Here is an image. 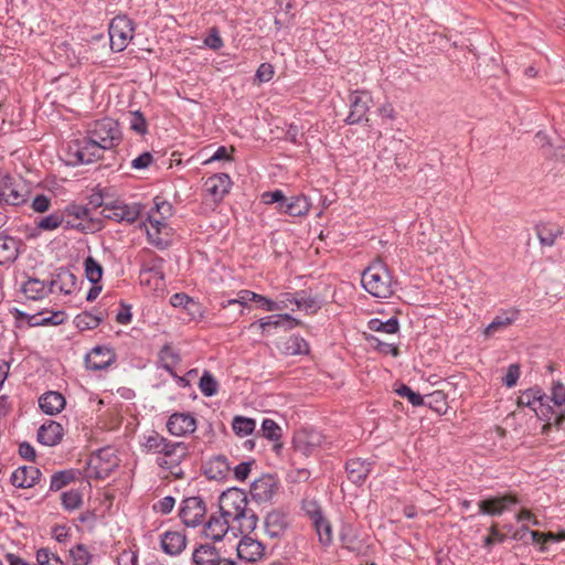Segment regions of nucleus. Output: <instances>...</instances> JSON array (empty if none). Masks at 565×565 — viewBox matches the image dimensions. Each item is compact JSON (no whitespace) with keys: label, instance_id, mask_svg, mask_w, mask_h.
I'll return each mask as SVG.
<instances>
[{"label":"nucleus","instance_id":"48","mask_svg":"<svg viewBox=\"0 0 565 565\" xmlns=\"http://www.w3.org/2000/svg\"><path fill=\"white\" fill-rule=\"evenodd\" d=\"M64 222V215L61 212H54L36 221V227L42 231H54Z\"/></svg>","mask_w":565,"mask_h":565},{"label":"nucleus","instance_id":"29","mask_svg":"<svg viewBox=\"0 0 565 565\" xmlns=\"http://www.w3.org/2000/svg\"><path fill=\"white\" fill-rule=\"evenodd\" d=\"M19 245L18 239L0 232V265L11 264L18 258Z\"/></svg>","mask_w":565,"mask_h":565},{"label":"nucleus","instance_id":"57","mask_svg":"<svg viewBox=\"0 0 565 565\" xmlns=\"http://www.w3.org/2000/svg\"><path fill=\"white\" fill-rule=\"evenodd\" d=\"M129 127L139 135H145L147 132V121L140 111L130 114Z\"/></svg>","mask_w":565,"mask_h":565},{"label":"nucleus","instance_id":"44","mask_svg":"<svg viewBox=\"0 0 565 565\" xmlns=\"http://www.w3.org/2000/svg\"><path fill=\"white\" fill-rule=\"evenodd\" d=\"M84 268L86 278L94 285L100 281L103 277L102 265L92 256L84 260Z\"/></svg>","mask_w":565,"mask_h":565},{"label":"nucleus","instance_id":"8","mask_svg":"<svg viewBox=\"0 0 565 565\" xmlns=\"http://www.w3.org/2000/svg\"><path fill=\"white\" fill-rule=\"evenodd\" d=\"M247 504L246 494L235 488L223 492L220 497V511L224 518L230 519L233 523L238 515H242L248 509Z\"/></svg>","mask_w":565,"mask_h":565},{"label":"nucleus","instance_id":"46","mask_svg":"<svg viewBox=\"0 0 565 565\" xmlns=\"http://www.w3.org/2000/svg\"><path fill=\"white\" fill-rule=\"evenodd\" d=\"M292 303H296L298 309L305 310L307 313H313L319 309L317 300L310 296H307L303 291L297 294L292 298H288Z\"/></svg>","mask_w":565,"mask_h":565},{"label":"nucleus","instance_id":"39","mask_svg":"<svg viewBox=\"0 0 565 565\" xmlns=\"http://www.w3.org/2000/svg\"><path fill=\"white\" fill-rule=\"evenodd\" d=\"M262 433L266 439L275 443V445H274L275 450H278L279 448H281V443H280V439L282 436L281 428L274 419L265 418L263 420Z\"/></svg>","mask_w":565,"mask_h":565},{"label":"nucleus","instance_id":"32","mask_svg":"<svg viewBox=\"0 0 565 565\" xmlns=\"http://www.w3.org/2000/svg\"><path fill=\"white\" fill-rule=\"evenodd\" d=\"M311 204L305 195H297L281 203L280 212L290 216H303L310 211Z\"/></svg>","mask_w":565,"mask_h":565},{"label":"nucleus","instance_id":"7","mask_svg":"<svg viewBox=\"0 0 565 565\" xmlns=\"http://www.w3.org/2000/svg\"><path fill=\"white\" fill-rule=\"evenodd\" d=\"M548 396L540 388H530L521 393L518 398L519 406L531 408L541 419L551 422L553 408L548 405Z\"/></svg>","mask_w":565,"mask_h":565},{"label":"nucleus","instance_id":"42","mask_svg":"<svg viewBox=\"0 0 565 565\" xmlns=\"http://www.w3.org/2000/svg\"><path fill=\"white\" fill-rule=\"evenodd\" d=\"M232 428L239 437L250 435L256 428V422L253 418L237 415L233 418Z\"/></svg>","mask_w":565,"mask_h":565},{"label":"nucleus","instance_id":"38","mask_svg":"<svg viewBox=\"0 0 565 565\" xmlns=\"http://www.w3.org/2000/svg\"><path fill=\"white\" fill-rule=\"evenodd\" d=\"M312 526L318 535L319 543L322 546H330L333 541V532L330 521L323 516L312 522Z\"/></svg>","mask_w":565,"mask_h":565},{"label":"nucleus","instance_id":"58","mask_svg":"<svg viewBox=\"0 0 565 565\" xmlns=\"http://www.w3.org/2000/svg\"><path fill=\"white\" fill-rule=\"evenodd\" d=\"M154 207L151 210V213H154L156 215L162 216V218H169L172 215V205L161 200L160 198H154Z\"/></svg>","mask_w":565,"mask_h":565},{"label":"nucleus","instance_id":"30","mask_svg":"<svg viewBox=\"0 0 565 565\" xmlns=\"http://www.w3.org/2000/svg\"><path fill=\"white\" fill-rule=\"evenodd\" d=\"M114 355L109 349L96 347L86 356V366L93 371L106 369L113 362Z\"/></svg>","mask_w":565,"mask_h":565},{"label":"nucleus","instance_id":"27","mask_svg":"<svg viewBox=\"0 0 565 565\" xmlns=\"http://www.w3.org/2000/svg\"><path fill=\"white\" fill-rule=\"evenodd\" d=\"M371 462L360 458L348 460L345 463L348 478L355 484H362L371 472Z\"/></svg>","mask_w":565,"mask_h":565},{"label":"nucleus","instance_id":"45","mask_svg":"<svg viewBox=\"0 0 565 565\" xmlns=\"http://www.w3.org/2000/svg\"><path fill=\"white\" fill-rule=\"evenodd\" d=\"M425 404L429 408L436 411L437 413L441 414L445 413L447 409V398L444 392L441 391H435L425 397Z\"/></svg>","mask_w":565,"mask_h":565},{"label":"nucleus","instance_id":"11","mask_svg":"<svg viewBox=\"0 0 565 565\" xmlns=\"http://www.w3.org/2000/svg\"><path fill=\"white\" fill-rule=\"evenodd\" d=\"M143 226L151 244L158 247H164L167 245V237L170 231L167 218H162V216L150 212Z\"/></svg>","mask_w":565,"mask_h":565},{"label":"nucleus","instance_id":"43","mask_svg":"<svg viewBox=\"0 0 565 565\" xmlns=\"http://www.w3.org/2000/svg\"><path fill=\"white\" fill-rule=\"evenodd\" d=\"M235 522H237L241 533L248 534L256 529L258 518L252 509H247L242 515L235 519Z\"/></svg>","mask_w":565,"mask_h":565},{"label":"nucleus","instance_id":"60","mask_svg":"<svg viewBox=\"0 0 565 565\" xmlns=\"http://www.w3.org/2000/svg\"><path fill=\"white\" fill-rule=\"evenodd\" d=\"M521 375L520 365L516 363L510 364L507 371L505 376L503 377V384L507 387H513L516 385V382Z\"/></svg>","mask_w":565,"mask_h":565},{"label":"nucleus","instance_id":"54","mask_svg":"<svg viewBox=\"0 0 565 565\" xmlns=\"http://www.w3.org/2000/svg\"><path fill=\"white\" fill-rule=\"evenodd\" d=\"M74 480L73 471H60L51 477L50 489L57 491Z\"/></svg>","mask_w":565,"mask_h":565},{"label":"nucleus","instance_id":"17","mask_svg":"<svg viewBox=\"0 0 565 565\" xmlns=\"http://www.w3.org/2000/svg\"><path fill=\"white\" fill-rule=\"evenodd\" d=\"M167 429L173 436H185L196 429V419L189 413H174L167 422Z\"/></svg>","mask_w":565,"mask_h":565},{"label":"nucleus","instance_id":"16","mask_svg":"<svg viewBox=\"0 0 565 565\" xmlns=\"http://www.w3.org/2000/svg\"><path fill=\"white\" fill-rule=\"evenodd\" d=\"M231 184L228 174L217 173L205 180L203 189L214 203H218L228 193Z\"/></svg>","mask_w":565,"mask_h":565},{"label":"nucleus","instance_id":"23","mask_svg":"<svg viewBox=\"0 0 565 565\" xmlns=\"http://www.w3.org/2000/svg\"><path fill=\"white\" fill-rule=\"evenodd\" d=\"M41 475L40 469L34 466H22L12 472L11 483L21 489L32 488L38 483Z\"/></svg>","mask_w":565,"mask_h":565},{"label":"nucleus","instance_id":"1","mask_svg":"<svg viewBox=\"0 0 565 565\" xmlns=\"http://www.w3.org/2000/svg\"><path fill=\"white\" fill-rule=\"evenodd\" d=\"M363 288L373 297L390 298L393 295V279L386 265L377 259L369 265L362 273Z\"/></svg>","mask_w":565,"mask_h":565},{"label":"nucleus","instance_id":"12","mask_svg":"<svg viewBox=\"0 0 565 565\" xmlns=\"http://www.w3.org/2000/svg\"><path fill=\"white\" fill-rule=\"evenodd\" d=\"M350 113L345 119L349 125L360 124L370 110L371 96L365 92L355 90L350 95Z\"/></svg>","mask_w":565,"mask_h":565},{"label":"nucleus","instance_id":"19","mask_svg":"<svg viewBox=\"0 0 565 565\" xmlns=\"http://www.w3.org/2000/svg\"><path fill=\"white\" fill-rule=\"evenodd\" d=\"M277 490V482L274 476L263 475L254 480L250 486V495L257 502H266L273 498Z\"/></svg>","mask_w":565,"mask_h":565},{"label":"nucleus","instance_id":"33","mask_svg":"<svg viewBox=\"0 0 565 565\" xmlns=\"http://www.w3.org/2000/svg\"><path fill=\"white\" fill-rule=\"evenodd\" d=\"M26 298L39 300L51 294L50 282L39 278H29L21 287Z\"/></svg>","mask_w":565,"mask_h":565},{"label":"nucleus","instance_id":"36","mask_svg":"<svg viewBox=\"0 0 565 565\" xmlns=\"http://www.w3.org/2000/svg\"><path fill=\"white\" fill-rule=\"evenodd\" d=\"M161 366L169 372L172 376H175L174 367L180 363V354L170 344H164L158 354Z\"/></svg>","mask_w":565,"mask_h":565},{"label":"nucleus","instance_id":"22","mask_svg":"<svg viewBox=\"0 0 565 565\" xmlns=\"http://www.w3.org/2000/svg\"><path fill=\"white\" fill-rule=\"evenodd\" d=\"M236 551L237 556L241 559L248 563H255L263 556L264 546L259 541L252 539L248 535H244L237 544Z\"/></svg>","mask_w":565,"mask_h":565},{"label":"nucleus","instance_id":"59","mask_svg":"<svg viewBox=\"0 0 565 565\" xmlns=\"http://www.w3.org/2000/svg\"><path fill=\"white\" fill-rule=\"evenodd\" d=\"M102 322V318L84 313L76 317L77 327L82 329H95Z\"/></svg>","mask_w":565,"mask_h":565},{"label":"nucleus","instance_id":"49","mask_svg":"<svg viewBox=\"0 0 565 565\" xmlns=\"http://www.w3.org/2000/svg\"><path fill=\"white\" fill-rule=\"evenodd\" d=\"M70 556L73 565H89L93 555L84 544H77L70 550Z\"/></svg>","mask_w":565,"mask_h":565},{"label":"nucleus","instance_id":"31","mask_svg":"<svg viewBox=\"0 0 565 565\" xmlns=\"http://www.w3.org/2000/svg\"><path fill=\"white\" fill-rule=\"evenodd\" d=\"M65 404V397L54 391L46 392L39 398L40 408L47 415L58 414L64 409Z\"/></svg>","mask_w":565,"mask_h":565},{"label":"nucleus","instance_id":"20","mask_svg":"<svg viewBox=\"0 0 565 565\" xmlns=\"http://www.w3.org/2000/svg\"><path fill=\"white\" fill-rule=\"evenodd\" d=\"M76 276L67 268L61 267L49 280L51 294L56 291L71 295L76 289Z\"/></svg>","mask_w":565,"mask_h":565},{"label":"nucleus","instance_id":"25","mask_svg":"<svg viewBox=\"0 0 565 565\" xmlns=\"http://www.w3.org/2000/svg\"><path fill=\"white\" fill-rule=\"evenodd\" d=\"M231 471V466L225 456L218 455L209 459L204 465V475L210 480H224Z\"/></svg>","mask_w":565,"mask_h":565},{"label":"nucleus","instance_id":"21","mask_svg":"<svg viewBox=\"0 0 565 565\" xmlns=\"http://www.w3.org/2000/svg\"><path fill=\"white\" fill-rule=\"evenodd\" d=\"M63 436V426L55 420H47L38 429L36 439L44 446L53 447L62 441Z\"/></svg>","mask_w":565,"mask_h":565},{"label":"nucleus","instance_id":"5","mask_svg":"<svg viewBox=\"0 0 565 565\" xmlns=\"http://www.w3.org/2000/svg\"><path fill=\"white\" fill-rule=\"evenodd\" d=\"M100 214L108 220L117 223L131 224L138 220L141 214V204H128L121 200H110L108 203L103 204Z\"/></svg>","mask_w":565,"mask_h":565},{"label":"nucleus","instance_id":"13","mask_svg":"<svg viewBox=\"0 0 565 565\" xmlns=\"http://www.w3.org/2000/svg\"><path fill=\"white\" fill-rule=\"evenodd\" d=\"M519 499L513 493H507L503 495L491 497L481 500L479 505V513L487 515H501L510 505L518 504Z\"/></svg>","mask_w":565,"mask_h":565},{"label":"nucleus","instance_id":"18","mask_svg":"<svg viewBox=\"0 0 565 565\" xmlns=\"http://www.w3.org/2000/svg\"><path fill=\"white\" fill-rule=\"evenodd\" d=\"M12 313L15 319H26L28 324L30 327H38V326H60L62 324L66 319V313L64 311H55L51 315L46 316L45 312H39L35 315H26L19 309H13Z\"/></svg>","mask_w":565,"mask_h":565},{"label":"nucleus","instance_id":"55","mask_svg":"<svg viewBox=\"0 0 565 565\" xmlns=\"http://www.w3.org/2000/svg\"><path fill=\"white\" fill-rule=\"evenodd\" d=\"M396 393L408 399V402L413 406H423L425 404V398L419 394L414 392L409 386L402 385L399 388L396 390Z\"/></svg>","mask_w":565,"mask_h":565},{"label":"nucleus","instance_id":"3","mask_svg":"<svg viewBox=\"0 0 565 565\" xmlns=\"http://www.w3.org/2000/svg\"><path fill=\"white\" fill-rule=\"evenodd\" d=\"M156 459V463L161 469L169 471L173 477L181 479L184 472L181 462L189 456V446L182 441L168 440Z\"/></svg>","mask_w":565,"mask_h":565},{"label":"nucleus","instance_id":"56","mask_svg":"<svg viewBox=\"0 0 565 565\" xmlns=\"http://www.w3.org/2000/svg\"><path fill=\"white\" fill-rule=\"evenodd\" d=\"M252 298H253V301L256 302L265 311H277V310L285 309V306H280L279 302L273 301L271 299H269L263 295L255 292L254 296H252Z\"/></svg>","mask_w":565,"mask_h":565},{"label":"nucleus","instance_id":"28","mask_svg":"<svg viewBox=\"0 0 565 565\" xmlns=\"http://www.w3.org/2000/svg\"><path fill=\"white\" fill-rule=\"evenodd\" d=\"M233 523L230 519L221 515H211L207 523L204 525V535L213 541H220L224 537L230 529V524Z\"/></svg>","mask_w":565,"mask_h":565},{"label":"nucleus","instance_id":"10","mask_svg":"<svg viewBox=\"0 0 565 565\" xmlns=\"http://www.w3.org/2000/svg\"><path fill=\"white\" fill-rule=\"evenodd\" d=\"M206 514V505L201 497H190L182 501L180 518L186 526L199 525Z\"/></svg>","mask_w":565,"mask_h":565},{"label":"nucleus","instance_id":"6","mask_svg":"<svg viewBox=\"0 0 565 565\" xmlns=\"http://www.w3.org/2000/svg\"><path fill=\"white\" fill-rule=\"evenodd\" d=\"M108 31L111 50L121 52L134 38V22L126 15H117L111 20Z\"/></svg>","mask_w":565,"mask_h":565},{"label":"nucleus","instance_id":"47","mask_svg":"<svg viewBox=\"0 0 565 565\" xmlns=\"http://www.w3.org/2000/svg\"><path fill=\"white\" fill-rule=\"evenodd\" d=\"M61 502L66 511H74L83 504V497L78 490H68L61 494Z\"/></svg>","mask_w":565,"mask_h":565},{"label":"nucleus","instance_id":"51","mask_svg":"<svg viewBox=\"0 0 565 565\" xmlns=\"http://www.w3.org/2000/svg\"><path fill=\"white\" fill-rule=\"evenodd\" d=\"M163 273L159 267H145L140 271L141 284H150V281L153 280L154 288H158L163 282Z\"/></svg>","mask_w":565,"mask_h":565},{"label":"nucleus","instance_id":"37","mask_svg":"<svg viewBox=\"0 0 565 565\" xmlns=\"http://www.w3.org/2000/svg\"><path fill=\"white\" fill-rule=\"evenodd\" d=\"M168 440V438L160 435L158 431L152 430L143 436L141 449L146 454L158 455L162 449H164L163 446Z\"/></svg>","mask_w":565,"mask_h":565},{"label":"nucleus","instance_id":"34","mask_svg":"<svg viewBox=\"0 0 565 565\" xmlns=\"http://www.w3.org/2000/svg\"><path fill=\"white\" fill-rule=\"evenodd\" d=\"M220 558L218 551L211 544H201L192 553L194 565H214Z\"/></svg>","mask_w":565,"mask_h":565},{"label":"nucleus","instance_id":"50","mask_svg":"<svg viewBox=\"0 0 565 565\" xmlns=\"http://www.w3.org/2000/svg\"><path fill=\"white\" fill-rule=\"evenodd\" d=\"M199 388L204 396L211 397L217 393L218 383L209 371H204L199 382Z\"/></svg>","mask_w":565,"mask_h":565},{"label":"nucleus","instance_id":"9","mask_svg":"<svg viewBox=\"0 0 565 565\" xmlns=\"http://www.w3.org/2000/svg\"><path fill=\"white\" fill-rule=\"evenodd\" d=\"M324 443V436L316 429L302 428L295 433L294 448L305 456L315 454Z\"/></svg>","mask_w":565,"mask_h":565},{"label":"nucleus","instance_id":"40","mask_svg":"<svg viewBox=\"0 0 565 565\" xmlns=\"http://www.w3.org/2000/svg\"><path fill=\"white\" fill-rule=\"evenodd\" d=\"M282 350L288 355L307 354L309 344L300 335H291L285 341Z\"/></svg>","mask_w":565,"mask_h":565},{"label":"nucleus","instance_id":"63","mask_svg":"<svg viewBox=\"0 0 565 565\" xmlns=\"http://www.w3.org/2000/svg\"><path fill=\"white\" fill-rule=\"evenodd\" d=\"M551 399L557 406H562L565 404V385L563 383H553Z\"/></svg>","mask_w":565,"mask_h":565},{"label":"nucleus","instance_id":"2","mask_svg":"<svg viewBox=\"0 0 565 565\" xmlns=\"http://www.w3.org/2000/svg\"><path fill=\"white\" fill-rule=\"evenodd\" d=\"M105 150L100 143L94 142V139L86 135L83 139L68 143L66 162L70 166L89 164L102 159Z\"/></svg>","mask_w":565,"mask_h":565},{"label":"nucleus","instance_id":"61","mask_svg":"<svg viewBox=\"0 0 565 565\" xmlns=\"http://www.w3.org/2000/svg\"><path fill=\"white\" fill-rule=\"evenodd\" d=\"M204 44L212 49V50H220L221 47H223L224 45V42L220 35V32L216 28H212L210 30V33L209 35L204 39Z\"/></svg>","mask_w":565,"mask_h":565},{"label":"nucleus","instance_id":"41","mask_svg":"<svg viewBox=\"0 0 565 565\" xmlns=\"http://www.w3.org/2000/svg\"><path fill=\"white\" fill-rule=\"evenodd\" d=\"M367 327L371 331L394 334L399 330V322L395 317H392L386 321L373 318L369 321Z\"/></svg>","mask_w":565,"mask_h":565},{"label":"nucleus","instance_id":"14","mask_svg":"<svg viewBox=\"0 0 565 565\" xmlns=\"http://www.w3.org/2000/svg\"><path fill=\"white\" fill-rule=\"evenodd\" d=\"M289 525L290 521L288 514L281 510H273L265 516L264 527L266 534L270 539H280L285 536Z\"/></svg>","mask_w":565,"mask_h":565},{"label":"nucleus","instance_id":"24","mask_svg":"<svg viewBox=\"0 0 565 565\" xmlns=\"http://www.w3.org/2000/svg\"><path fill=\"white\" fill-rule=\"evenodd\" d=\"M161 548L171 556L179 555L186 546L185 534L180 531H166L161 535Z\"/></svg>","mask_w":565,"mask_h":565},{"label":"nucleus","instance_id":"64","mask_svg":"<svg viewBox=\"0 0 565 565\" xmlns=\"http://www.w3.org/2000/svg\"><path fill=\"white\" fill-rule=\"evenodd\" d=\"M117 565H138V554L132 550H124L117 556Z\"/></svg>","mask_w":565,"mask_h":565},{"label":"nucleus","instance_id":"52","mask_svg":"<svg viewBox=\"0 0 565 565\" xmlns=\"http://www.w3.org/2000/svg\"><path fill=\"white\" fill-rule=\"evenodd\" d=\"M39 565H65L61 557L47 547H41L35 554Z\"/></svg>","mask_w":565,"mask_h":565},{"label":"nucleus","instance_id":"4","mask_svg":"<svg viewBox=\"0 0 565 565\" xmlns=\"http://www.w3.org/2000/svg\"><path fill=\"white\" fill-rule=\"evenodd\" d=\"M86 134L106 150L117 147L122 138L119 124L111 118L95 120L88 126Z\"/></svg>","mask_w":565,"mask_h":565},{"label":"nucleus","instance_id":"62","mask_svg":"<svg viewBox=\"0 0 565 565\" xmlns=\"http://www.w3.org/2000/svg\"><path fill=\"white\" fill-rule=\"evenodd\" d=\"M153 162V156L146 151L139 154L131 161V168L136 170H143L149 168Z\"/></svg>","mask_w":565,"mask_h":565},{"label":"nucleus","instance_id":"35","mask_svg":"<svg viewBox=\"0 0 565 565\" xmlns=\"http://www.w3.org/2000/svg\"><path fill=\"white\" fill-rule=\"evenodd\" d=\"M562 234V227L556 224L543 223L536 226L537 238L544 246H553Z\"/></svg>","mask_w":565,"mask_h":565},{"label":"nucleus","instance_id":"26","mask_svg":"<svg viewBox=\"0 0 565 565\" xmlns=\"http://www.w3.org/2000/svg\"><path fill=\"white\" fill-rule=\"evenodd\" d=\"M518 315V310L503 311L497 315L493 320L484 328L483 335L486 338H492L497 333L507 330L511 324L514 323Z\"/></svg>","mask_w":565,"mask_h":565},{"label":"nucleus","instance_id":"53","mask_svg":"<svg viewBox=\"0 0 565 565\" xmlns=\"http://www.w3.org/2000/svg\"><path fill=\"white\" fill-rule=\"evenodd\" d=\"M26 202V193L18 183L10 192H4V203L8 205L19 206Z\"/></svg>","mask_w":565,"mask_h":565},{"label":"nucleus","instance_id":"15","mask_svg":"<svg viewBox=\"0 0 565 565\" xmlns=\"http://www.w3.org/2000/svg\"><path fill=\"white\" fill-rule=\"evenodd\" d=\"M300 326V321L296 318L291 317L288 313L276 315L263 318L256 322H253L248 326L249 330L258 329L262 333L267 332L270 328H284L285 330H291L296 327Z\"/></svg>","mask_w":565,"mask_h":565}]
</instances>
